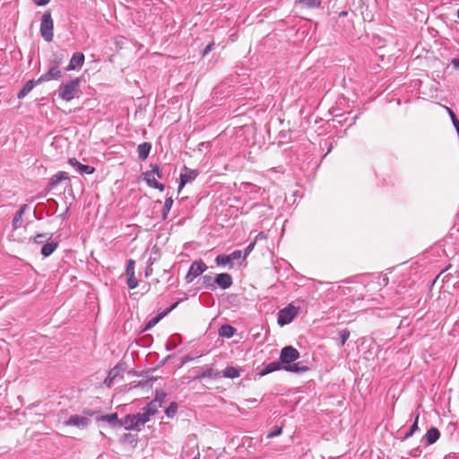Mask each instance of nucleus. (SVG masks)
Instances as JSON below:
<instances>
[{"label": "nucleus", "mask_w": 459, "mask_h": 459, "mask_svg": "<svg viewBox=\"0 0 459 459\" xmlns=\"http://www.w3.org/2000/svg\"><path fill=\"white\" fill-rule=\"evenodd\" d=\"M83 81L82 77H77L62 83L59 87V97L66 101L79 98L82 93L80 90L81 83Z\"/></svg>", "instance_id": "obj_1"}, {"label": "nucleus", "mask_w": 459, "mask_h": 459, "mask_svg": "<svg viewBox=\"0 0 459 459\" xmlns=\"http://www.w3.org/2000/svg\"><path fill=\"white\" fill-rule=\"evenodd\" d=\"M51 238V235L48 233L38 234L33 238L30 240L32 241L33 244L41 245L40 253L43 256L47 257L50 255L57 247V244L55 242H49Z\"/></svg>", "instance_id": "obj_2"}, {"label": "nucleus", "mask_w": 459, "mask_h": 459, "mask_svg": "<svg viewBox=\"0 0 459 459\" xmlns=\"http://www.w3.org/2000/svg\"><path fill=\"white\" fill-rule=\"evenodd\" d=\"M149 420L148 415H145L142 409L141 411L136 414L126 415L124 419V426L126 429H134L140 426H143Z\"/></svg>", "instance_id": "obj_3"}, {"label": "nucleus", "mask_w": 459, "mask_h": 459, "mask_svg": "<svg viewBox=\"0 0 459 459\" xmlns=\"http://www.w3.org/2000/svg\"><path fill=\"white\" fill-rule=\"evenodd\" d=\"M299 313V307L289 304L281 309L277 314V323L281 326H284L291 323Z\"/></svg>", "instance_id": "obj_4"}, {"label": "nucleus", "mask_w": 459, "mask_h": 459, "mask_svg": "<svg viewBox=\"0 0 459 459\" xmlns=\"http://www.w3.org/2000/svg\"><path fill=\"white\" fill-rule=\"evenodd\" d=\"M54 22L51 17V13L47 11L44 13L40 22V35L46 41L53 39Z\"/></svg>", "instance_id": "obj_5"}, {"label": "nucleus", "mask_w": 459, "mask_h": 459, "mask_svg": "<svg viewBox=\"0 0 459 459\" xmlns=\"http://www.w3.org/2000/svg\"><path fill=\"white\" fill-rule=\"evenodd\" d=\"M207 265L205 263L199 259L196 261H194L186 275V281L187 283L192 282L195 278H197L199 275H201L203 273H204L207 270Z\"/></svg>", "instance_id": "obj_6"}, {"label": "nucleus", "mask_w": 459, "mask_h": 459, "mask_svg": "<svg viewBox=\"0 0 459 459\" xmlns=\"http://www.w3.org/2000/svg\"><path fill=\"white\" fill-rule=\"evenodd\" d=\"M234 260H242V251L235 250L230 255H219L215 258V263L218 266H229V268H233Z\"/></svg>", "instance_id": "obj_7"}, {"label": "nucleus", "mask_w": 459, "mask_h": 459, "mask_svg": "<svg viewBox=\"0 0 459 459\" xmlns=\"http://www.w3.org/2000/svg\"><path fill=\"white\" fill-rule=\"evenodd\" d=\"M299 357V353L297 349L292 346H286L281 351L280 362L289 366L291 362H294L296 359H298Z\"/></svg>", "instance_id": "obj_8"}, {"label": "nucleus", "mask_w": 459, "mask_h": 459, "mask_svg": "<svg viewBox=\"0 0 459 459\" xmlns=\"http://www.w3.org/2000/svg\"><path fill=\"white\" fill-rule=\"evenodd\" d=\"M85 56L82 52H75L73 54L68 65L65 67L66 71H79L84 64Z\"/></svg>", "instance_id": "obj_9"}, {"label": "nucleus", "mask_w": 459, "mask_h": 459, "mask_svg": "<svg viewBox=\"0 0 459 459\" xmlns=\"http://www.w3.org/2000/svg\"><path fill=\"white\" fill-rule=\"evenodd\" d=\"M183 170H184V172H182L180 174V183L178 186V192L181 191V189L185 186L186 184L192 182L198 176L197 170L188 169L186 166H184Z\"/></svg>", "instance_id": "obj_10"}, {"label": "nucleus", "mask_w": 459, "mask_h": 459, "mask_svg": "<svg viewBox=\"0 0 459 459\" xmlns=\"http://www.w3.org/2000/svg\"><path fill=\"white\" fill-rule=\"evenodd\" d=\"M125 371L123 365H117L111 368L108 374V377L104 380V384L108 387H111L117 378L122 377V374Z\"/></svg>", "instance_id": "obj_11"}, {"label": "nucleus", "mask_w": 459, "mask_h": 459, "mask_svg": "<svg viewBox=\"0 0 459 459\" xmlns=\"http://www.w3.org/2000/svg\"><path fill=\"white\" fill-rule=\"evenodd\" d=\"M30 210V206L28 204H22L19 211L15 213L13 221L12 227L13 230H17L23 226V215L24 213Z\"/></svg>", "instance_id": "obj_12"}, {"label": "nucleus", "mask_w": 459, "mask_h": 459, "mask_svg": "<svg viewBox=\"0 0 459 459\" xmlns=\"http://www.w3.org/2000/svg\"><path fill=\"white\" fill-rule=\"evenodd\" d=\"M90 420L87 417L79 416V415H72L65 424L66 426H74L80 429H84L88 426Z\"/></svg>", "instance_id": "obj_13"}, {"label": "nucleus", "mask_w": 459, "mask_h": 459, "mask_svg": "<svg viewBox=\"0 0 459 459\" xmlns=\"http://www.w3.org/2000/svg\"><path fill=\"white\" fill-rule=\"evenodd\" d=\"M69 164L75 169V170L80 174H92L94 172V168L89 165H83L80 163L75 158L69 160Z\"/></svg>", "instance_id": "obj_14"}, {"label": "nucleus", "mask_w": 459, "mask_h": 459, "mask_svg": "<svg viewBox=\"0 0 459 459\" xmlns=\"http://www.w3.org/2000/svg\"><path fill=\"white\" fill-rule=\"evenodd\" d=\"M215 284L223 290L229 289L232 285V278L229 273H219L215 278Z\"/></svg>", "instance_id": "obj_15"}, {"label": "nucleus", "mask_w": 459, "mask_h": 459, "mask_svg": "<svg viewBox=\"0 0 459 459\" xmlns=\"http://www.w3.org/2000/svg\"><path fill=\"white\" fill-rule=\"evenodd\" d=\"M57 78V65H52L47 73L43 74L38 80L37 82L41 83L44 82H48L50 80H55Z\"/></svg>", "instance_id": "obj_16"}, {"label": "nucleus", "mask_w": 459, "mask_h": 459, "mask_svg": "<svg viewBox=\"0 0 459 459\" xmlns=\"http://www.w3.org/2000/svg\"><path fill=\"white\" fill-rule=\"evenodd\" d=\"M323 0H296L297 8L314 9L321 5Z\"/></svg>", "instance_id": "obj_17"}, {"label": "nucleus", "mask_w": 459, "mask_h": 459, "mask_svg": "<svg viewBox=\"0 0 459 459\" xmlns=\"http://www.w3.org/2000/svg\"><path fill=\"white\" fill-rule=\"evenodd\" d=\"M178 304V302L174 303L169 308H167L163 313L157 315L156 316L152 318L150 321H148L145 325V330H148V329H151L152 327H153L163 316H165L168 313H169L174 308H176Z\"/></svg>", "instance_id": "obj_18"}, {"label": "nucleus", "mask_w": 459, "mask_h": 459, "mask_svg": "<svg viewBox=\"0 0 459 459\" xmlns=\"http://www.w3.org/2000/svg\"><path fill=\"white\" fill-rule=\"evenodd\" d=\"M152 144L148 142H144L139 144L137 147L138 158L141 160H145L150 154Z\"/></svg>", "instance_id": "obj_19"}, {"label": "nucleus", "mask_w": 459, "mask_h": 459, "mask_svg": "<svg viewBox=\"0 0 459 459\" xmlns=\"http://www.w3.org/2000/svg\"><path fill=\"white\" fill-rule=\"evenodd\" d=\"M37 84H39V82H37V80L36 81H34V80L28 81L23 85V87L20 90V91L18 92V94H17L18 99L21 100V99H23L25 96H27L31 91V90L34 88V86Z\"/></svg>", "instance_id": "obj_20"}, {"label": "nucleus", "mask_w": 459, "mask_h": 459, "mask_svg": "<svg viewBox=\"0 0 459 459\" xmlns=\"http://www.w3.org/2000/svg\"><path fill=\"white\" fill-rule=\"evenodd\" d=\"M101 420L108 422L113 427H121L124 425V421L118 420L117 413L106 414L101 416Z\"/></svg>", "instance_id": "obj_21"}, {"label": "nucleus", "mask_w": 459, "mask_h": 459, "mask_svg": "<svg viewBox=\"0 0 459 459\" xmlns=\"http://www.w3.org/2000/svg\"><path fill=\"white\" fill-rule=\"evenodd\" d=\"M160 407H161L160 403H158V401L152 400L143 408V411L145 413V415H148V418L150 419L151 416L154 415L158 411Z\"/></svg>", "instance_id": "obj_22"}, {"label": "nucleus", "mask_w": 459, "mask_h": 459, "mask_svg": "<svg viewBox=\"0 0 459 459\" xmlns=\"http://www.w3.org/2000/svg\"><path fill=\"white\" fill-rule=\"evenodd\" d=\"M440 437V432L439 430L435 428V427H432L430 428L426 435H425V437H426V440L428 442L429 445H432L434 444L435 442L437 441V439L439 438Z\"/></svg>", "instance_id": "obj_23"}, {"label": "nucleus", "mask_w": 459, "mask_h": 459, "mask_svg": "<svg viewBox=\"0 0 459 459\" xmlns=\"http://www.w3.org/2000/svg\"><path fill=\"white\" fill-rule=\"evenodd\" d=\"M236 333V329L230 325H223L219 329V335L224 338H231Z\"/></svg>", "instance_id": "obj_24"}, {"label": "nucleus", "mask_w": 459, "mask_h": 459, "mask_svg": "<svg viewBox=\"0 0 459 459\" xmlns=\"http://www.w3.org/2000/svg\"><path fill=\"white\" fill-rule=\"evenodd\" d=\"M239 375H240V369L238 368L232 367V366L227 367L222 371V377H227V378H230V379L238 377Z\"/></svg>", "instance_id": "obj_25"}, {"label": "nucleus", "mask_w": 459, "mask_h": 459, "mask_svg": "<svg viewBox=\"0 0 459 459\" xmlns=\"http://www.w3.org/2000/svg\"><path fill=\"white\" fill-rule=\"evenodd\" d=\"M283 368L288 371L295 373L305 372L307 370V368L306 366H303L301 362H297L289 366H283Z\"/></svg>", "instance_id": "obj_26"}, {"label": "nucleus", "mask_w": 459, "mask_h": 459, "mask_svg": "<svg viewBox=\"0 0 459 459\" xmlns=\"http://www.w3.org/2000/svg\"><path fill=\"white\" fill-rule=\"evenodd\" d=\"M280 361H273L269 364H267L264 368L260 373L261 376H265L267 374H270L272 372H274L278 369H280Z\"/></svg>", "instance_id": "obj_27"}, {"label": "nucleus", "mask_w": 459, "mask_h": 459, "mask_svg": "<svg viewBox=\"0 0 459 459\" xmlns=\"http://www.w3.org/2000/svg\"><path fill=\"white\" fill-rule=\"evenodd\" d=\"M172 205H173L172 197L171 196L167 197L164 202L163 208H162V220L165 221L168 218V214H169Z\"/></svg>", "instance_id": "obj_28"}, {"label": "nucleus", "mask_w": 459, "mask_h": 459, "mask_svg": "<svg viewBox=\"0 0 459 459\" xmlns=\"http://www.w3.org/2000/svg\"><path fill=\"white\" fill-rule=\"evenodd\" d=\"M202 281H203V286L205 289H208L211 290H215V279H213L212 276H210V275L203 276Z\"/></svg>", "instance_id": "obj_29"}, {"label": "nucleus", "mask_w": 459, "mask_h": 459, "mask_svg": "<svg viewBox=\"0 0 459 459\" xmlns=\"http://www.w3.org/2000/svg\"><path fill=\"white\" fill-rule=\"evenodd\" d=\"M143 179L146 181L150 187H152L155 182H157L155 175L151 170L143 173Z\"/></svg>", "instance_id": "obj_30"}, {"label": "nucleus", "mask_w": 459, "mask_h": 459, "mask_svg": "<svg viewBox=\"0 0 459 459\" xmlns=\"http://www.w3.org/2000/svg\"><path fill=\"white\" fill-rule=\"evenodd\" d=\"M178 411V404L173 402L169 404V406L166 409L165 413L168 418H173Z\"/></svg>", "instance_id": "obj_31"}, {"label": "nucleus", "mask_w": 459, "mask_h": 459, "mask_svg": "<svg viewBox=\"0 0 459 459\" xmlns=\"http://www.w3.org/2000/svg\"><path fill=\"white\" fill-rule=\"evenodd\" d=\"M218 374H214L213 369L211 368H204L202 373L196 377V378H205V377H217Z\"/></svg>", "instance_id": "obj_32"}, {"label": "nucleus", "mask_w": 459, "mask_h": 459, "mask_svg": "<svg viewBox=\"0 0 459 459\" xmlns=\"http://www.w3.org/2000/svg\"><path fill=\"white\" fill-rule=\"evenodd\" d=\"M134 265H135V262L133 259H130L127 261L126 267V276L134 275Z\"/></svg>", "instance_id": "obj_33"}, {"label": "nucleus", "mask_w": 459, "mask_h": 459, "mask_svg": "<svg viewBox=\"0 0 459 459\" xmlns=\"http://www.w3.org/2000/svg\"><path fill=\"white\" fill-rule=\"evenodd\" d=\"M350 337V331L347 330V329H344V330H342L340 333H339V338H340V342H341V345L343 346L347 340L349 339Z\"/></svg>", "instance_id": "obj_34"}, {"label": "nucleus", "mask_w": 459, "mask_h": 459, "mask_svg": "<svg viewBox=\"0 0 459 459\" xmlns=\"http://www.w3.org/2000/svg\"><path fill=\"white\" fill-rule=\"evenodd\" d=\"M127 286L130 290H134L138 286V281L135 278V275L127 276Z\"/></svg>", "instance_id": "obj_35"}, {"label": "nucleus", "mask_w": 459, "mask_h": 459, "mask_svg": "<svg viewBox=\"0 0 459 459\" xmlns=\"http://www.w3.org/2000/svg\"><path fill=\"white\" fill-rule=\"evenodd\" d=\"M167 397V394L163 390H156V395L153 401H158V403H162Z\"/></svg>", "instance_id": "obj_36"}, {"label": "nucleus", "mask_w": 459, "mask_h": 459, "mask_svg": "<svg viewBox=\"0 0 459 459\" xmlns=\"http://www.w3.org/2000/svg\"><path fill=\"white\" fill-rule=\"evenodd\" d=\"M255 245V241L251 242L245 249L244 253L242 252V261H244L247 256L252 252Z\"/></svg>", "instance_id": "obj_37"}, {"label": "nucleus", "mask_w": 459, "mask_h": 459, "mask_svg": "<svg viewBox=\"0 0 459 459\" xmlns=\"http://www.w3.org/2000/svg\"><path fill=\"white\" fill-rule=\"evenodd\" d=\"M281 432H282V428L277 427L273 431H271L267 434V438H272V437L280 436L281 434Z\"/></svg>", "instance_id": "obj_38"}, {"label": "nucleus", "mask_w": 459, "mask_h": 459, "mask_svg": "<svg viewBox=\"0 0 459 459\" xmlns=\"http://www.w3.org/2000/svg\"><path fill=\"white\" fill-rule=\"evenodd\" d=\"M151 171L153 172L155 177L160 178L162 177L160 167L157 164H151Z\"/></svg>", "instance_id": "obj_39"}, {"label": "nucleus", "mask_w": 459, "mask_h": 459, "mask_svg": "<svg viewBox=\"0 0 459 459\" xmlns=\"http://www.w3.org/2000/svg\"><path fill=\"white\" fill-rule=\"evenodd\" d=\"M243 187H244V189L246 191H249L250 190V191H255L256 192V191L260 190L259 187H257L256 186H255V185H253L251 183H245V184H243Z\"/></svg>", "instance_id": "obj_40"}, {"label": "nucleus", "mask_w": 459, "mask_h": 459, "mask_svg": "<svg viewBox=\"0 0 459 459\" xmlns=\"http://www.w3.org/2000/svg\"><path fill=\"white\" fill-rule=\"evenodd\" d=\"M421 454V449L420 447L413 448L409 452V455L412 457H419Z\"/></svg>", "instance_id": "obj_41"}, {"label": "nucleus", "mask_w": 459, "mask_h": 459, "mask_svg": "<svg viewBox=\"0 0 459 459\" xmlns=\"http://www.w3.org/2000/svg\"><path fill=\"white\" fill-rule=\"evenodd\" d=\"M56 183H57V174L53 175L51 177L50 181L48 183V187L50 189L54 188V186H56Z\"/></svg>", "instance_id": "obj_42"}, {"label": "nucleus", "mask_w": 459, "mask_h": 459, "mask_svg": "<svg viewBox=\"0 0 459 459\" xmlns=\"http://www.w3.org/2000/svg\"><path fill=\"white\" fill-rule=\"evenodd\" d=\"M213 47H214V43H210L208 44L205 48L203 50V56H206L208 53H210L212 49H213Z\"/></svg>", "instance_id": "obj_43"}, {"label": "nucleus", "mask_w": 459, "mask_h": 459, "mask_svg": "<svg viewBox=\"0 0 459 459\" xmlns=\"http://www.w3.org/2000/svg\"><path fill=\"white\" fill-rule=\"evenodd\" d=\"M418 420H419V414H417L413 424L410 428L411 431H412L413 433L419 429Z\"/></svg>", "instance_id": "obj_44"}, {"label": "nucleus", "mask_w": 459, "mask_h": 459, "mask_svg": "<svg viewBox=\"0 0 459 459\" xmlns=\"http://www.w3.org/2000/svg\"><path fill=\"white\" fill-rule=\"evenodd\" d=\"M177 346H178V343L176 342L170 341L169 342H168L166 344V350L171 351V350L177 348Z\"/></svg>", "instance_id": "obj_45"}, {"label": "nucleus", "mask_w": 459, "mask_h": 459, "mask_svg": "<svg viewBox=\"0 0 459 459\" xmlns=\"http://www.w3.org/2000/svg\"><path fill=\"white\" fill-rule=\"evenodd\" d=\"M451 65H453L455 70L459 71V58H453L451 60Z\"/></svg>", "instance_id": "obj_46"}, {"label": "nucleus", "mask_w": 459, "mask_h": 459, "mask_svg": "<svg viewBox=\"0 0 459 459\" xmlns=\"http://www.w3.org/2000/svg\"><path fill=\"white\" fill-rule=\"evenodd\" d=\"M50 0H33L35 4L39 6H44L49 3Z\"/></svg>", "instance_id": "obj_47"}, {"label": "nucleus", "mask_w": 459, "mask_h": 459, "mask_svg": "<svg viewBox=\"0 0 459 459\" xmlns=\"http://www.w3.org/2000/svg\"><path fill=\"white\" fill-rule=\"evenodd\" d=\"M152 188L159 189L160 191H163L165 188V186L161 183H159L158 181L155 182V184L152 186Z\"/></svg>", "instance_id": "obj_48"}, {"label": "nucleus", "mask_w": 459, "mask_h": 459, "mask_svg": "<svg viewBox=\"0 0 459 459\" xmlns=\"http://www.w3.org/2000/svg\"><path fill=\"white\" fill-rule=\"evenodd\" d=\"M68 178V175L66 172L59 171V182Z\"/></svg>", "instance_id": "obj_49"}, {"label": "nucleus", "mask_w": 459, "mask_h": 459, "mask_svg": "<svg viewBox=\"0 0 459 459\" xmlns=\"http://www.w3.org/2000/svg\"><path fill=\"white\" fill-rule=\"evenodd\" d=\"M264 238H265V237H264V233H263V232H260L258 235H256V237H255V240H254V241H255V242H256L258 239Z\"/></svg>", "instance_id": "obj_50"}, {"label": "nucleus", "mask_w": 459, "mask_h": 459, "mask_svg": "<svg viewBox=\"0 0 459 459\" xmlns=\"http://www.w3.org/2000/svg\"><path fill=\"white\" fill-rule=\"evenodd\" d=\"M414 433L412 431H411V429H409L405 436H404V438H409L410 437H411Z\"/></svg>", "instance_id": "obj_51"}, {"label": "nucleus", "mask_w": 459, "mask_h": 459, "mask_svg": "<svg viewBox=\"0 0 459 459\" xmlns=\"http://www.w3.org/2000/svg\"><path fill=\"white\" fill-rule=\"evenodd\" d=\"M347 13H347L346 11H342V12H341V13H339V16H340V17H344V16H346V15H347Z\"/></svg>", "instance_id": "obj_52"}, {"label": "nucleus", "mask_w": 459, "mask_h": 459, "mask_svg": "<svg viewBox=\"0 0 459 459\" xmlns=\"http://www.w3.org/2000/svg\"><path fill=\"white\" fill-rule=\"evenodd\" d=\"M192 459H200V453L197 452Z\"/></svg>", "instance_id": "obj_53"}, {"label": "nucleus", "mask_w": 459, "mask_h": 459, "mask_svg": "<svg viewBox=\"0 0 459 459\" xmlns=\"http://www.w3.org/2000/svg\"><path fill=\"white\" fill-rule=\"evenodd\" d=\"M190 359H190L189 357H186V358L184 359V360H183V363H185V362H186V361H188V360H190Z\"/></svg>", "instance_id": "obj_54"}, {"label": "nucleus", "mask_w": 459, "mask_h": 459, "mask_svg": "<svg viewBox=\"0 0 459 459\" xmlns=\"http://www.w3.org/2000/svg\"><path fill=\"white\" fill-rule=\"evenodd\" d=\"M137 385L138 386H143V384L142 382H139Z\"/></svg>", "instance_id": "obj_55"}, {"label": "nucleus", "mask_w": 459, "mask_h": 459, "mask_svg": "<svg viewBox=\"0 0 459 459\" xmlns=\"http://www.w3.org/2000/svg\"><path fill=\"white\" fill-rule=\"evenodd\" d=\"M171 357H172L171 355H169V356L166 358V360H169V359H170Z\"/></svg>", "instance_id": "obj_56"}, {"label": "nucleus", "mask_w": 459, "mask_h": 459, "mask_svg": "<svg viewBox=\"0 0 459 459\" xmlns=\"http://www.w3.org/2000/svg\"><path fill=\"white\" fill-rule=\"evenodd\" d=\"M457 18L459 19V9L457 10Z\"/></svg>", "instance_id": "obj_57"}]
</instances>
